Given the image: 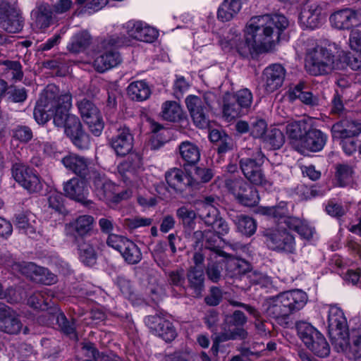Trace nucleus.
Masks as SVG:
<instances>
[{"mask_svg":"<svg viewBox=\"0 0 361 361\" xmlns=\"http://www.w3.org/2000/svg\"><path fill=\"white\" fill-rule=\"evenodd\" d=\"M13 136L23 142H27L32 138V131L25 126H18L13 130Z\"/></svg>","mask_w":361,"mask_h":361,"instance_id":"338daca9","label":"nucleus"},{"mask_svg":"<svg viewBox=\"0 0 361 361\" xmlns=\"http://www.w3.org/2000/svg\"><path fill=\"white\" fill-rule=\"evenodd\" d=\"M128 36L145 42H152L158 37V32L141 21H128L124 25Z\"/></svg>","mask_w":361,"mask_h":361,"instance_id":"aec40b11","label":"nucleus"},{"mask_svg":"<svg viewBox=\"0 0 361 361\" xmlns=\"http://www.w3.org/2000/svg\"><path fill=\"white\" fill-rule=\"evenodd\" d=\"M133 135L129 128L120 127L116 134L109 140V145L117 156L123 157L133 148Z\"/></svg>","mask_w":361,"mask_h":361,"instance_id":"dca6fc26","label":"nucleus"},{"mask_svg":"<svg viewBox=\"0 0 361 361\" xmlns=\"http://www.w3.org/2000/svg\"><path fill=\"white\" fill-rule=\"evenodd\" d=\"M62 128H64V132L68 137L78 135L79 132L82 130V124L78 117L75 115L69 116L66 125Z\"/></svg>","mask_w":361,"mask_h":361,"instance_id":"13d9d810","label":"nucleus"},{"mask_svg":"<svg viewBox=\"0 0 361 361\" xmlns=\"http://www.w3.org/2000/svg\"><path fill=\"white\" fill-rule=\"evenodd\" d=\"M30 217L25 214H18L16 216V226L20 230L30 236H32L36 233L35 228L29 222Z\"/></svg>","mask_w":361,"mask_h":361,"instance_id":"bf43d9fd","label":"nucleus"},{"mask_svg":"<svg viewBox=\"0 0 361 361\" xmlns=\"http://www.w3.org/2000/svg\"><path fill=\"white\" fill-rule=\"evenodd\" d=\"M238 231L246 236L252 235L257 230V223L247 215H237L233 219Z\"/></svg>","mask_w":361,"mask_h":361,"instance_id":"79ce46f5","label":"nucleus"},{"mask_svg":"<svg viewBox=\"0 0 361 361\" xmlns=\"http://www.w3.org/2000/svg\"><path fill=\"white\" fill-rule=\"evenodd\" d=\"M216 257L210 256L209 262L206 268V274L208 279L213 283H217L221 279L223 270V261H214Z\"/></svg>","mask_w":361,"mask_h":361,"instance_id":"3c124183","label":"nucleus"},{"mask_svg":"<svg viewBox=\"0 0 361 361\" xmlns=\"http://www.w3.org/2000/svg\"><path fill=\"white\" fill-rule=\"evenodd\" d=\"M258 213L276 219H286L288 214L286 203L281 202L276 206L261 207L258 208Z\"/></svg>","mask_w":361,"mask_h":361,"instance_id":"de8ad7c7","label":"nucleus"},{"mask_svg":"<svg viewBox=\"0 0 361 361\" xmlns=\"http://www.w3.org/2000/svg\"><path fill=\"white\" fill-rule=\"evenodd\" d=\"M54 88L52 87L51 89L47 90L44 95L39 99L35 107L34 118L39 124H44L49 121L51 117L54 106L58 104L54 101Z\"/></svg>","mask_w":361,"mask_h":361,"instance_id":"412c9836","label":"nucleus"},{"mask_svg":"<svg viewBox=\"0 0 361 361\" xmlns=\"http://www.w3.org/2000/svg\"><path fill=\"white\" fill-rule=\"evenodd\" d=\"M338 59H341L344 66L345 64L353 70L357 71L361 69V50L352 49L351 51H342L339 54Z\"/></svg>","mask_w":361,"mask_h":361,"instance_id":"49530a36","label":"nucleus"},{"mask_svg":"<svg viewBox=\"0 0 361 361\" xmlns=\"http://www.w3.org/2000/svg\"><path fill=\"white\" fill-rule=\"evenodd\" d=\"M288 25V20L282 14L252 17L246 26L245 39L237 46L238 53L243 57H254L272 50Z\"/></svg>","mask_w":361,"mask_h":361,"instance_id":"f257e3e1","label":"nucleus"},{"mask_svg":"<svg viewBox=\"0 0 361 361\" xmlns=\"http://www.w3.org/2000/svg\"><path fill=\"white\" fill-rule=\"evenodd\" d=\"M343 340L346 343V347L341 345L335 346L338 350L352 354L355 360L361 357V329H353L347 331L343 336Z\"/></svg>","mask_w":361,"mask_h":361,"instance_id":"c85d7f7f","label":"nucleus"},{"mask_svg":"<svg viewBox=\"0 0 361 361\" xmlns=\"http://www.w3.org/2000/svg\"><path fill=\"white\" fill-rule=\"evenodd\" d=\"M92 240H82L78 242L79 257L80 260L87 266H92L96 263L97 254Z\"/></svg>","mask_w":361,"mask_h":361,"instance_id":"58836bf2","label":"nucleus"},{"mask_svg":"<svg viewBox=\"0 0 361 361\" xmlns=\"http://www.w3.org/2000/svg\"><path fill=\"white\" fill-rule=\"evenodd\" d=\"M185 276L186 274L183 269H178L169 272L168 281L171 286L179 287L185 290L186 289L185 286H184Z\"/></svg>","mask_w":361,"mask_h":361,"instance_id":"4d7b16f0","label":"nucleus"},{"mask_svg":"<svg viewBox=\"0 0 361 361\" xmlns=\"http://www.w3.org/2000/svg\"><path fill=\"white\" fill-rule=\"evenodd\" d=\"M191 238L195 249L201 250L204 241L205 249L213 252L214 257L224 255V252L220 250L217 246V243L221 237L212 229L204 231H196L193 233Z\"/></svg>","mask_w":361,"mask_h":361,"instance_id":"2eb2a0df","label":"nucleus"},{"mask_svg":"<svg viewBox=\"0 0 361 361\" xmlns=\"http://www.w3.org/2000/svg\"><path fill=\"white\" fill-rule=\"evenodd\" d=\"M307 123L303 121L289 123L286 126V134L292 140L293 145L298 149L300 140L307 130Z\"/></svg>","mask_w":361,"mask_h":361,"instance_id":"4c0bfd02","label":"nucleus"},{"mask_svg":"<svg viewBox=\"0 0 361 361\" xmlns=\"http://www.w3.org/2000/svg\"><path fill=\"white\" fill-rule=\"evenodd\" d=\"M215 198L207 196L197 203V214L206 226H211L221 216L219 211L214 206Z\"/></svg>","mask_w":361,"mask_h":361,"instance_id":"a878e982","label":"nucleus"},{"mask_svg":"<svg viewBox=\"0 0 361 361\" xmlns=\"http://www.w3.org/2000/svg\"><path fill=\"white\" fill-rule=\"evenodd\" d=\"M61 163L67 170L82 178L89 173L90 161L85 157L69 153L61 159Z\"/></svg>","mask_w":361,"mask_h":361,"instance_id":"bb28decb","label":"nucleus"},{"mask_svg":"<svg viewBox=\"0 0 361 361\" xmlns=\"http://www.w3.org/2000/svg\"><path fill=\"white\" fill-rule=\"evenodd\" d=\"M264 140L274 148L277 149L283 145L285 137L281 130L274 128L268 131Z\"/></svg>","mask_w":361,"mask_h":361,"instance_id":"5fc2aeb1","label":"nucleus"},{"mask_svg":"<svg viewBox=\"0 0 361 361\" xmlns=\"http://www.w3.org/2000/svg\"><path fill=\"white\" fill-rule=\"evenodd\" d=\"M331 25L338 30L361 27V8H345L334 12L329 17Z\"/></svg>","mask_w":361,"mask_h":361,"instance_id":"f8f14e48","label":"nucleus"},{"mask_svg":"<svg viewBox=\"0 0 361 361\" xmlns=\"http://www.w3.org/2000/svg\"><path fill=\"white\" fill-rule=\"evenodd\" d=\"M237 103L241 106L243 109H248L252 102V94L247 89L239 90L235 95H233Z\"/></svg>","mask_w":361,"mask_h":361,"instance_id":"e2e57ef3","label":"nucleus"},{"mask_svg":"<svg viewBox=\"0 0 361 361\" xmlns=\"http://www.w3.org/2000/svg\"><path fill=\"white\" fill-rule=\"evenodd\" d=\"M91 36L87 32H81L75 35L68 44V49L74 53H79L86 49L91 44Z\"/></svg>","mask_w":361,"mask_h":361,"instance_id":"c03bdc74","label":"nucleus"},{"mask_svg":"<svg viewBox=\"0 0 361 361\" xmlns=\"http://www.w3.org/2000/svg\"><path fill=\"white\" fill-rule=\"evenodd\" d=\"M127 92L129 97L136 101L146 100L151 94L149 85L144 80L131 82L128 87Z\"/></svg>","mask_w":361,"mask_h":361,"instance_id":"e433bc0d","label":"nucleus"},{"mask_svg":"<svg viewBox=\"0 0 361 361\" xmlns=\"http://www.w3.org/2000/svg\"><path fill=\"white\" fill-rule=\"evenodd\" d=\"M124 260L130 264H136L142 259V252L137 245L130 240L127 245L121 250Z\"/></svg>","mask_w":361,"mask_h":361,"instance_id":"a18cd8bd","label":"nucleus"},{"mask_svg":"<svg viewBox=\"0 0 361 361\" xmlns=\"http://www.w3.org/2000/svg\"><path fill=\"white\" fill-rule=\"evenodd\" d=\"M329 333L335 346L346 347L343 336L348 331L347 321L343 311L337 307H331L329 312Z\"/></svg>","mask_w":361,"mask_h":361,"instance_id":"9d476101","label":"nucleus"},{"mask_svg":"<svg viewBox=\"0 0 361 361\" xmlns=\"http://www.w3.org/2000/svg\"><path fill=\"white\" fill-rule=\"evenodd\" d=\"M179 152L181 158L188 164H195L200 160V150L195 144L190 142H183L179 145Z\"/></svg>","mask_w":361,"mask_h":361,"instance_id":"ea45409f","label":"nucleus"},{"mask_svg":"<svg viewBox=\"0 0 361 361\" xmlns=\"http://www.w3.org/2000/svg\"><path fill=\"white\" fill-rule=\"evenodd\" d=\"M312 341L310 344L306 346L312 350L315 355L321 357H327L330 353V347L326 340L322 334H319L316 336V343L312 344Z\"/></svg>","mask_w":361,"mask_h":361,"instance_id":"8fccbe9b","label":"nucleus"},{"mask_svg":"<svg viewBox=\"0 0 361 361\" xmlns=\"http://www.w3.org/2000/svg\"><path fill=\"white\" fill-rule=\"evenodd\" d=\"M1 6L5 9L0 16V26L8 32L16 33L23 27V18L20 11L8 3H3Z\"/></svg>","mask_w":361,"mask_h":361,"instance_id":"4468645a","label":"nucleus"},{"mask_svg":"<svg viewBox=\"0 0 361 361\" xmlns=\"http://www.w3.org/2000/svg\"><path fill=\"white\" fill-rule=\"evenodd\" d=\"M182 109L176 101H166L161 106V116L169 121H176L180 118Z\"/></svg>","mask_w":361,"mask_h":361,"instance_id":"37998d69","label":"nucleus"},{"mask_svg":"<svg viewBox=\"0 0 361 361\" xmlns=\"http://www.w3.org/2000/svg\"><path fill=\"white\" fill-rule=\"evenodd\" d=\"M331 113L340 117H348V114H352L344 107L341 94L336 90L331 101Z\"/></svg>","mask_w":361,"mask_h":361,"instance_id":"6e6d98bb","label":"nucleus"},{"mask_svg":"<svg viewBox=\"0 0 361 361\" xmlns=\"http://www.w3.org/2000/svg\"><path fill=\"white\" fill-rule=\"evenodd\" d=\"M307 302V295L300 290H293L279 294L267 300V313L276 319H284L302 308Z\"/></svg>","mask_w":361,"mask_h":361,"instance_id":"f03ea898","label":"nucleus"},{"mask_svg":"<svg viewBox=\"0 0 361 361\" xmlns=\"http://www.w3.org/2000/svg\"><path fill=\"white\" fill-rule=\"evenodd\" d=\"M16 266L19 268L20 271L23 275H25L27 277L30 278L35 281V277L37 276L39 272L44 271V267H39L33 262H23L22 264H16Z\"/></svg>","mask_w":361,"mask_h":361,"instance_id":"052dcab7","label":"nucleus"},{"mask_svg":"<svg viewBox=\"0 0 361 361\" xmlns=\"http://www.w3.org/2000/svg\"><path fill=\"white\" fill-rule=\"evenodd\" d=\"M23 328V324L15 311L11 310L0 321V330L8 334H17Z\"/></svg>","mask_w":361,"mask_h":361,"instance_id":"c9c22d12","label":"nucleus"},{"mask_svg":"<svg viewBox=\"0 0 361 361\" xmlns=\"http://www.w3.org/2000/svg\"><path fill=\"white\" fill-rule=\"evenodd\" d=\"M223 113L227 118L232 119L240 116L244 111L243 108L237 103L233 95L226 94L224 97Z\"/></svg>","mask_w":361,"mask_h":361,"instance_id":"a19ab883","label":"nucleus"},{"mask_svg":"<svg viewBox=\"0 0 361 361\" xmlns=\"http://www.w3.org/2000/svg\"><path fill=\"white\" fill-rule=\"evenodd\" d=\"M92 185L94 192L101 200L118 202L123 198V195L118 191V187L99 173H93Z\"/></svg>","mask_w":361,"mask_h":361,"instance_id":"1a4fd4ad","label":"nucleus"},{"mask_svg":"<svg viewBox=\"0 0 361 361\" xmlns=\"http://www.w3.org/2000/svg\"><path fill=\"white\" fill-rule=\"evenodd\" d=\"M54 101L58 104L54 106L53 117L54 123L57 127L62 128L72 114H68V111L72 106V96L69 92L63 94L59 97L54 95Z\"/></svg>","mask_w":361,"mask_h":361,"instance_id":"b1692460","label":"nucleus"},{"mask_svg":"<svg viewBox=\"0 0 361 361\" xmlns=\"http://www.w3.org/2000/svg\"><path fill=\"white\" fill-rule=\"evenodd\" d=\"M285 77L286 70L281 64L274 63L267 67L263 71L266 90L272 92L281 87Z\"/></svg>","mask_w":361,"mask_h":361,"instance_id":"393cba45","label":"nucleus"},{"mask_svg":"<svg viewBox=\"0 0 361 361\" xmlns=\"http://www.w3.org/2000/svg\"><path fill=\"white\" fill-rule=\"evenodd\" d=\"M299 19L301 24L306 27L314 29L322 25L325 13L319 4L307 3L303 6Z\"/></svg>","mask_w":361,"mask_h":361,"instance_id":"a211bd4d","label":"nucleus"},{"mask_svg":"<svg viewBox=\"0 0 361 361\" xmlns=\"http://www.w3.org/2000/svg\"><path fill=\"white\" fill-rule=\"evenodd\" d=\"M65 195L71 200L85 206L90 205L92 201L87 200L89 190L87 183L78 178H73L63 183Z\"/></svg>","mask_w":361,"mask_h":361,"instance_id":"f3484780","label":"nucleus"},{"mask_svg":"<svg viewBox=\"0 0 361 361\" xmlns=\"http://www.w3.org/2000/svg\"><path fill=\"white\" fill-rule=\"evenodd\" d=\"M54 296V292L50 288H43L30 295L27 304L34 309L44 310L47 309Z\"/></svg>","mask_w":361,"mask_h":361,"instance_id":"473e14b6","label":"nucleus"},{"mask_svg":"<svg viewBox=\"0 0 361 361\" xmlns=\"http://www.w3.org/2000/svg\"><path fill=\"white\" fill-rule=\"evenodd\" d=\"M12 175L22 187L30 192H38L42 189V184L35 171L20 163L13 166Z\"/></svg>","mask_w":361,"mask_h":361,"instance_id":"9b49d317","label":"nucleus"},{"mask_svg":"<svg viewBox=\"0 0 361 361\" xmlns=\"http://www.w3.org/2000/svg\"><path fill=\"white\" fill-rule=\"evenodd\" d=\"M188 288L191 290V295L200 297L204 288V275L203 270L197 267H192L186 274Z\"/></svg>","mask_w":361,"mask_h":361,"instance_id":"c756f323","label":"nucleus"},{"mask_svg":"<svg viewBox=\"0 0 361 361\" xmlns=\"http://www.w3.org/2000/svg\"><path fill=\"white\" fill-rule=\"evenodd\" d=\"M145 322L153 334L161 338L166 342L173 341L177 336L173 324L160 314L149 315L145 317Z\"/></svg>","mask_w":361,"mask_h":361,"instance_id":"ddd939ff","label":"nucleus"},{"mask_svg":"<svg viewBox=\"0 0 361 361\" xmlns=\"http://www.w3.org/2000/svg\"><path fill=\"white\" fill-rule=\"evenodd\" d=\"M32 16L34 18L35 27L41 32L55 22L52 10L46 6H41L36 11H32Z\"/></svg>","mask_w":361,"mask_h":361,"instance_id":"7c9ffc66","label":"nucleus"},{"mask_svg":"<svg viewBox=\"0 0 361 361\" xmlns=\"http://www.w3.org/2000/svg\"><path fill=\"white\" fill-rule=\"evenodd\" d=\"M130 240L119 235L110 234L106 240V243L109 247L118 250L121 252V250L127 245V243H129Z\"/></svg>","mask_w":361,"mask_h":361,"instance_id":"0e129e2a","label":"nucleus"},{"mask_svg":"<svg viewBox=\"0 0 361 361\" xmlns=\"http://www.w3.org/2000/svg\"><path fill=\"white\" fill-rule=\"evenodd\" d=\"M333 125L332 136L334 139L350 138L361 133V123L352 120L351 114Z\"/></svg>","mask_w":361,"mask_h":361,"instance_id":"5701e85b","label":"nucleus"},{"mask_svg":"<svg viewBox=\"0 0 361 361\" xmlns=\"http://www.w3.org/2000/svg\"><path fill=\"white\" fill-rule=\"evenodd\" d=\"M298 334L305 345L310 344L311 338L317 336L319 332L310 323L298 322L296 324Z\"/></svg>","mask_w":361,"mask_h":361,"instance_id":"09e8293b","label":"nucleus"},{"mask_svg":"<svg viewBox=\"0 0 361 361\" xmlns=\"http://www.w3.org/2000/svg\"><path fill=\"white\" fill-rule=\"evenodd\" d=\"M73 144L80 149H87L90 145V136L83 130H81L78 135L71 137Z\"/></svg>","mask_w":361,"mask_h":361,"instance_id":"69168bd1","label":"nucleus"},{"mask_svg":"<svg viewBox=\"0 0 361 361\" xmlns=\"http://www.w3.org/2000/svg\"><path fill=\"white\" fill-rule=\"evenodd\" d=\"M165 179L169 186L176 192H182L188 185H190L185 181L188 177L179 168L175 167L168 170L165 173Z\"/></svg>","mask_w":361,"mask_h":361,"instance_id":"2f4dec72","label":"nucleus"},{"mask_svg":"<svg viewBox=\"0 0 361 361\" xmlns=\"http://www.w3.org/2000/svg\"><path fill=\"white\" fill-rule=\"evenodd\" d=\"M128 43V40L123 34L114 33L106 36L99 43V48L104 50V53L94 60V68L99 73H104L117 66L121 63L122 59L115 49Z\"/></svg>","mask_w":361,"mask_h":361,"instance_id":"20e7f679","label":"nucleus"},{"mask_svg":"<svg viewBox=\"0 0 361 361\" xmlns=\"http://www.w3.org/2000/svg\"><path fill=\"white\" fill-rule=\"evenodd\" d=\"M94 219L90 215H82L67 224L66 228L70 235L84 238L93 231Z\"/></svg>","mask_w":361,"mask_h":361,"instance_id":"cd10ccee","label":"nucleus"},{"mask_svg":"<svg viewBox=\"0 0 361 361\" xmlns=\"http://www.w3.org/2000/svg\"><path fill=\"white\" fill-rule=\"evenodd\" d=\"M305 66L310 74L315 76L327 75L334 70L344 68L341 59L336 58L330 50L322 47H316L307 51Z\"/></svg>","mask_w":361,"mask_h":361,"instance_id":"7ed1b4c3","label":"nucleus"},{"mask_svg":"<svg viewBox=\"0 0 361 361\" xmlns=\"http://www.w3.org/2000/svg\"><path fill=\"white\" fill-rule=\"evenodd\" d=\"M353 169L347 164H339L336 166V177L337 183L341 187L350 184L352 181Z\"/></svg>","mask_w":361,"mask_h":361,"instance_id":"603ef678","label":"nucleus"},{"mask_svg":"<svg viewBox=\"0 0 361 361\" xmlns=\"http://www.w3.org/2000/svg\"><path fill=\"white\" fill-rule=\"evenodd\" d=\"M267 125L264 120L255 118L250 123V132L252 137L262 138L265 135Z\"/></svg>","mask_w":361,"mask_h":361,"instance_id":"680f3d73","label":"nucleus"},{"mask_svg":"<svg viewBox=\"0 0 361 361\" xmlns=\"http://www.w3.org/2000/svg\"><path fill=\"white\" fill-rule=\"evenodd\" d=\"M56 323L61 331L71 337H76L74 320L68 321L63 313H59L56 317Z\"/></svg>","mask_w":361,"mask_h":361,"instance_id":"864d4df0","label":"nucleus"},{"mask_svg":"<svg viewBox=\"0 0 361 361\" xmlns=\"http://www.w3.org/2000/svg\"><path fill=\"white\" fill-rule=\"evenodd\" d=\"M288 97L292 100L299 99L302 103L310 106H316L319 104L318 96L313 94L310 91H305L302 84H298L293 89H290Z\"/></svg>","mask_w":361,"mask_h":361,"instance_id":"f704fd0d","label":"nucleus"},{"mask_svg":"<svg viewBox=\"0 0 361 361\" xmlns=\"http://www.w3.org/2000/svg\"><path fill=\"white\" fill-rule=\"evenodd\" d=\"M80 116L90 131L99 136L104 129V121L98 108L90 100L84 99L78 103Z\"/></svg>","mask_w":361,"mask_h":361,"instance_id":"6e6552de","label":"nucleus"},{"mask_svg":"<svg viewBox=\"0 0 361 361\" xmlns=\"http://www.w3.org/2000/svg\"><path fill=\"white\" fill-rule=\"evenodd\" d=\"M250 157L241 158L239 161L240 169L245 177L252 184L264 185L267 183L262 166L264 162V155L259 148H256Z\"/></svg>","mask_w":361,"mask_h":361,"instance_id":"39448f33","label":"nucleus"},{"mask_svg":"<svg viewBox=\"0 0 361 361\" xmlns=\"http://www.w3.org/2000/svg\"><path fill=\"white\" fill-rule=\"evenodd\" d=\"M226 184L229 192L240 204L253 207L258 203L259 197L257 190L243 178L230 179Z\"/></svg>","mask_w":361,"mask_h":361,"instance_id":"0eeeda50","label":"nucleus"},{"mask_svg":"<svg viewBox=\"0 0 361 361\" xmlns=\"http://www.w3.org/2000/svg\"><path fill=\"white\" fill-rule=\"evenodd\" d=\"M185 103L195 124L200 128H207L209 125L207 109L202 97L192 94L189 95L185 99Z\"/></svg>","mask_w":361,"mask_h":361,"instance_id":"6ab92c4d","label":"nucleus"},{"mask_svg":"<svg viewBox=\"0 0 361 361\" xmlns=\"http://www.w3.org/2000/svg\"><path fill=\"white\" fill-rule=\"evenodd\" d=\"M240 0H224L217 11V18L221 22H228L240 11Z\"/></svg>","mask_w":361,"mask_h":361,"instance_id":"72a5a7b5","label":"nucleus"},{"mask_svg":"<svg viewBox=\"0 0 361 361\" xmlns=\"http://www.w3.org/2000/svg\"><path fill=\"white\" fill-rule=\"evenodd\" d=\"M327 140L326 135L321 130L310 128L305 131L298 151L304 152L305 149L310 152H319L323 149Z\"/></svg>","mask_w":361,"mask_h":361,"instance_id":"4be33fe9","label":"nucleus"},{"mask_svg":"<svg viewBox=\"0 0 361 361\" xmlns=\"http://www.w3.org/2000/svg\"><path fill=\"white\" fill-rule=\"evenodd\" d=\"M49 207L56 212H61L63 208V197L61 193L51 191L48 197Z\"/></svg>","mask_w":361,"mask_h":361,"instance_id":"774afa93","label":"nucleus"},{"mask_svg":"<svg viewBox=\"0 0 361 361\" xmlns=\"http://www.w3.org/2000/svg\"><path fill=\"white\" fill-rule=\"evenodd\" d=\"M264 243L271 250L293 253L295 248V238L285 229L267 228L262 231Z\"/></svg>","mask_w":361,"mask_h":361,"instance_id":"423d86ee","label":"nucleus"}]
</instances>
